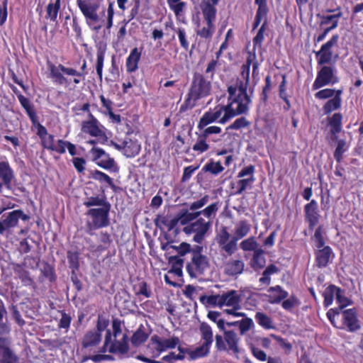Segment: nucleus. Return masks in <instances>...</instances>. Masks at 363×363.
<instances>
[{"label":"nucleus","mask_w":363,"mask_h":363,"mask_svg":"<svg viewBox=\"0 0 363 363\" xmlns=\"http://www.w3.org/2000/svg\"><path fill=\"white\" fill-rule=\"evenodd\" d=\"M216 121H217L214 118L212 111H207L200 118L197 125V128L201 129L203 128H205V126H207L209 124L214 123Z\"/></svg>","instance_id":"57"},{"label":"nucleus","mask_w":363,"mask_h":363,"mask_svg":"<svg viewBox=\"0 0 363 363\" xmlns=\"http://www.w3.org/2000/svg\"><path fill=\"white\" fill-rule=\"evenodd\" d=\"M13 271L23 286H32L35 285L34 279L30 276L29 272L23 269L21 264H15Z\"/></svg>","instance_id":"24"},{"label":"nucleus","mask_w":363,"mask_h":363,"mask_svg":"<svg viewBox=\"0 0 363 363\" xmlns=\"http://www.w3.org/2000/svg\"><path fill=\"white\" fill-rule=\"evenodd\" d=\"M219 205L218 202L213 203L206 207L204 209L201 211H198V213L201 215H203L206 218H208L211 220V218H214L216 215L217 211H218Z\"/></svg>","instance_id":"51"},{"label":"nucleus","mask_w":363,"mask_h":363,"mask_svg":"<svg viewBox=\"0 0 363 363\" xmlns=\"http://www.w3.org/2000/svg\"><path fill=\"white\" fill-rule=\"evenodd\" d=\"M61 0H55V2H50L46 6L45 18L50 21L55 22L60 9Z\"/></svg>","instance_id":"31"},{"label":"nucleus","mask_w":363,"mask_h":363,"mask_svg":"<svg viewBox=\"0 0 363 363\" xmlns=\"http://www.w3.org/2000/svg\"><path fill=\"white\" fill-rule=\"evenodd\" d=\"M180 340L178 337L173 336L169 339H162L161 352L168 349H174L179 343Z\"/></svg>","instance_id":"60"},{"label":"nucleus","mask_w":363,"mask_h":363,"mask_svg":"<svg viewBox=\"0 0 363 363\" xmlns=\"http://www.w3.org/2000/svg\"><path fill=\"white\" fill-rule=\"evenodd\" d=\"M111 208H92V227L101 228L109 225L108 213Z\"/></svg>","instance_id":"19"},{"label":"nucleus","mask_w":363,"mask_h":363,"mask_svg":"<svg viewBox=\"0 0 363 363\" xmlns=\"http://www.w3.org/2000/svg\"><path fill=\"white\" fill-rule=\"evenodd\" d=\"M209 201V196L208 195H205L201 199L195 201L192 203H190L189 204L184 203V205H187L189 208V210L191 211H197L196 210L201 208L203 207Z\"/></svg>","instance_id":"61"},{"label":"nucleus","mask_w":363,"mask_h":363,"mask_svg":"<svg viewBox=\"0 0 363 363\" xmlns=\"http://www.w3.org/2000/svg\"><path fill=\"white\" fill-rule=\"evenodd\" d=\"M238 240L232 237L228 242L221 245L220 247L228 256H230L238 250Z\"/></svg>","instance_id":"50"},{"label":"nucleus","mask_w":363,"mask_h":363,"mask_svg":"<svg viewBox=\"0 0 363 363\" xmlns=\"http://www.w3.org/2000/svg\"><path fill=\"white\" fill-rule=\"evenodd\" d=\"M0 363H19L18 357L4 345V340H0Z\"/></svg>","instance_id":"22"},{"label":"nucleus","mask_w":363,"mask_h":363,"mask_svg":"<svg viewBox=\"0 0 363 363\" xmlns=\"http://www.w3.org/2000/svg\"><path fill=\"white\" fill-rule=\"evenodd\" d=\"M47 65L50 71L49 77L52 79V82L57 85L64 86H68L70 84V81L64 74L80 77L84 73L86 67V63L84 62L81 67L82 72H80L72 67H66L62 64L56 65L50 61L48 62Z\"/></svg>","instance_id":"5"},{"label":"nucleus","mask_w":363,"mask_h":363,"mask_svg":"<svg viewBox=\"0 0 363 363\" xmlns=\"http://www.w3.org/2000/svg\"><path fill=\"white\" fill-rule=\"evenodd\" d=\"M106 52L105 46H100L97 51V62H96V72L99 76L100 79L102 77V69L104 65V60Z\"/></svg>","instance_id":"54"},{"label":"nucleus","mask_w":363,"mask_h":363,"mask_svg":"<svg viewBox=\"0 0 363 363\" xmlns=\"http://www.w3.org/2000/svg\"><path fill=\"white\" fill-rule=\"evenodd\" d=\"M111 178L106 173L101 172L99 170H92V179L100 182V187L105 186V189H106V184L111 182Z\"/></svg>","instance_id":"53"},{"label":"nucleus","mask_w":363,"mask_h":363,"mask_svg":"<svg viewBox=\"0 0 363 363\" xmlns=\"http://www.w3.org/2000/svg\"><path fill=\"white\" fill-rule=\"evenodd\" d=\"M255 181V177H248L240 179L238 182V190L236 194L240 195L245 191L248 186L251 185Z\"/></svg>","instance_id":"63"},{"label":"nucleus","mask_w":363,"mask_h":363,"mask_svg":"<svg viewBox=\"0 0 363 363\" xmlns=\"http://www.w3.org/2000/svg\"><path fill=\"white\" fill-rule=\"evenodd\" d=\"M108 325L109 320L104 315H99L96 323V330L94 333H92V346L101 342V333L105 331L104 342L101 349V352H106L108 351L112 354H127L129 350L128 335L123 334L120 340H116L117 337L122 333L121 321L118 318H114L112 321L113 340H112V333L111 330L108 328Z\"/></svg>","instance_id":"1"},{"label":"nucleus","mask_w":363,"mask_h":363,"mask_svg":"<svg viewBox=\"0 0 363 363\" xmlns=\"http://www.w3.org/2000/svg\"><path fill=\"white\" fill-rule=\"evenodd\" d=\"M255 318L257 323L262 328L265 329H271L274 328L272 325V318L265 313L262 312H257Z\"/></svg>","instance_id":"48"},{"label":"nucleus","mask_w":363,"mask_h":363,"mask_svg":"<svg viewBox=\"0 0 363 363\" xmlns=\"http://www.w3.org/2000/svg\"><path fill=\"white\" fill-rule=\"evenodd\" d=\"M9 207H0V235L6 232H10L18 226L19 220L28 221L30 216L21 209H16L7 211Z\"/></svg>","instance_id":"4"},{"label":"nucleus","mask_w":363,"mask_h":363,"mask_svg":"<svg viewBox=\"0 0 363 363\" xmlns=\"http://www.w3.org/2000/svg\"><path fill=\"white\" fill-rule=\"evenodd\" d=\"M267 22H266V21H264L262 23L259 29L258 30L257 35L253 38L254 48H257V47H258L259 48H262V43L264 40V33L267 29Z\"/></svg>","instance_id":"56"},{"label":"nucleus","mask_w":363,"mask_h":363,"mask_svg":"<svg viewBox=\"0 0 363 363\" xmlns=\"http://www.w3.org/2000/svg\"><path fill=\"white\" fill-rule=\"evenodd\" d=\"M171 10L174 11L176 16H178L185 6V3L181 0H167Z\"/></svg>","instance_id":"64"},{"label":"nucleus","mask_w":363,"mask_h":363,"mask_svg":"<svg viewBox=\"0 0 363 363\" xmlns=\"http://www.w3.org/2000/svg\"><path fill=\"white\" fill-rule=\"evenodd\" d=\"M250 62H247V64L241 67V75L245 79V82L241 80H237V91L238 94L235 96L232 104H237V108L239 110L238 113L247 114L249 112V105L252 103L250 96L247 93V89L250 80Z\"/></svg>","instance_id":"3"},{"label":"nucleus","mask_w":363,"mask_h":363,"mask_svg":"<svg viewBox=\"0 0 363 363\" xmlns=\"http://www.w3.org/2000/svg\"><path fill=\"white\" fill-rule=\"evenodd\" d=\"M190 211L189 207L180 209L174 217L170 220L169 229H174L179 223L186 226L191 221L197 220L200 213L198 211L190 212Z\"/></svg>","instance_id":"16"},{"label":"nucleus","mask_w":363,"mask_h":363,"mask_svg":"<svg viewBox=\"0 0 363 363\" xmlns=\"http://www.w3.org/2000/svg\"><path fill=\"white\" fill-rule=\"evenodd\" d=\"M92 162L99 167L108 171H116V163L104 149L95 146V141L92 140Z\"/></svg>","instance_id":"10"},{"label":"nucleus","mask_w":363,"mask_h":363,"mask_svg":"<svg viewBox=\"0 0 363 363\" xmlns=\"http://www.w3.org/2000/svg\"><path fill=\"white\" fill-rule=\"evenodd\" d=\"M216 347L218 351H225L229 354H233L238 357V354L242 352L238 344L240 338L234 330L225 331L223 336L216 335Z\"/></svg>","instance_id":"6"},{"label":"nucleus","mask_w":363,"mask_h":363,"mask_svg":"<svg viewBox=\"0 0 363 363\" xmlns=\"http://www.w3.org/2000/svg\"><path fill=\"white\" fill-rule=\"evenodd\" d=\"M335 299L339 304V307L337 308L339 310H342L352 303V301L345 296V291L341 289L340 293H336Z\"/></svg>","instance_id":"62"},{"label":"nucleus","mask_w":363,"mask_h":363,"mask_svg":"<svg viewBox=\"0 0 363 363\" xmlns=\"http://www.w3.org/2000/svg\"><path fill=\"white\" fill-rule=\"evenodd\" d=\"M341 106V101L338 99L332 98L323 106V110L325 114H329L332 111L337 110Z\"/></svg>","instance_id":"55"},{"label":"nucleus","mask_w":363,"mask_h":363,"mask_svg":"<svg viewBox=\"0 0 363 363\" xmlns=\"http://www.w3.org/2000/svg\"><path fill=\"white\" fill-rule=\"evenodd\" d=\"M100 194L96 196H92V207H108L111 208L110 203L107 201L106 196L105 194V186L100 187Z\"/></svg>","instance_id":"35"},{"label":"nucleus","mask_w":363,"mask_h":363,"mask_svg":"<svg viewBox=\"0 0 363 363\" xmlns=\"http://www.w3.org/2000/svg\"><path fill=\"white\" fill-rule=\"evenodd\" d=\"M216 30L214 23H206V26L196 31V34L202 38L211 39Z\"/></svg>","instance_id":"52"},{"label":"nucleus","mask_w":363,"mask_h":363,"mask_svg":"<svg viewBox=\"0 0 363 363\" xmlns=\"http://www.w3.org/2000/svg\"><path fill=\"white\" fill-rule=\"evenodd\" d=\"M77 4L86 18L87 23H91V0H77Z\"/></svg>","instance_id":"46"},{"label":"nucleus","mask_w":363,"mask_h":363,"mask_svg":"<svg viewBox=\"0 0 363 363\" xmlns=\"http://www.w3.org/2000/svg\"><path fill=\"white\" fill-rule=\"evenodd\" d=\"M339 38L338 34L333 35L327 43L322 45L320 50L315 52L318 65H326L331 62L333 57L332 48L337 45Z\"/></svg>","instance_id":"11"},{"label":"nucleus","mask_w":363,"mask_h":363,"mask_svg":"<svg viewBox=\"0 0 363 363\" xmlns=\"http://www.w3.org/2000/svg\"><path fill=\"white\" fill-rule=\"evenodd\" d=\"M10 87L13 92L17 96L21 106L24 108L26 112L34 108L33 104H31L30 100L24 96L14 85H11Z\"/></svg>","instance_id":"43"},{"label":"nucleus","mask_w":363,"mask_h":363,"mask_svg":"<svg viewBox=\"0 0 363 363\" xmlns=\"http://www.w3.org/2000/svg\"><path fill=\"white\" fill-rule=\"evenodd\" d=\"M341 315L342 324L340 325V328L345 329L351 333L355 332L360 328L357 310L354 308L344 310Z\"/></svg>","instance_id":"15"},{"label":"nucleus","mask_w":363,"mask_h":363,"mask_svg":"<svg viewBox=\"0 0 363 363\" xmlns=\"http://www.w3.org/2000/svg\"><path fill=\"white\" fill-rule=\"evenodd\" d=\"M211 346V345L210 344L203 342L201 345L189 352L191 359H196L207 356L209 354Z\"/></svg>","instance_id":"36"},{"label":"nucleus","mask_w":363,"mask_h":363,"mask_svg":"<svg viewBox=\"0 0 363 363\" xmlns=\"http://www.w3.org/2000/svg\"><path fill=\"white\" fill-rule=\"evenodd\" d=\"M69 267L72 272H76L79 268V253L74 250H68L67 252Z\"/></svg>","instance_id":"39"},{"label":"nucleus","mask_w":363,"mask_h":363,"mask_svg":"<svg viewBox=\"0 0 363 363\" xmlns=\"http://www.w3.org/2000/svg\"><path fill=\"white\" fill-rule=\"evenodd\" d=\"M211 89V82L206 79L201 74L195 73L188 93L191 97L194 98V100L198 101L208 96Z\"/></svg>","instance_id":"7"},{"label":"nucleus","mask_w":363,"mask_h":363,"mask_svg":"<svg viewBox=\"0 0 363 363\" xmlns=\"http://www.w3.org/2000/svg\"><path fill=\"white\" fill-rule=\"evenodd\" d=\"M240 247L244 251H253L254 253L257 250H261L258 248V243L253 236L242 240L240 244Z\"/></svg>","instance_id":"49"},{"label":"nucleus","mask_w":363,"mask_h":363,"mask_svg":"<svg viewBox=\"0 0 363 363\" xmlns=\"http://www.w3.org/2000/svg\"><path fill=\"white\" fill-rule=\"evenodd\" d=\"M337 292H340V288L333 284H330L325 289L323 296L324 297L323 304L325 307H328L332 304Z\"/></svg>","instance_id":"34"},{"label":"nucleus","mask_w":363,"mask_h":363,"mask_svg":"<svg viewBox=\"0 0 363 363\" xmlns=\"http://www.w3.org/2000/svg\"><path fill=\"white\" fill-rule=\"evenodd\" d=\"M245 264L242 260H233L225 265V273L230 276H235L242 273Z\"/></svg>","instance_id":"30"},{"label":"nucleus","mask_w":363,"mask_h":363,"mask_svg":"<svg viewBox=\"0 0 363 363\" xmlns=\"http://www.w3.org/2000/svg\"><path fill=\"white\" fill-rule=\"evenodd\" d=\"M168 262L171 264V269L168 271V274H172L179 277H182L184 259L178 256H170L168 258Z\"/></svg>","instance_id":"26"},{"label":"nucleus","mask_w":363,"mask_h":363,"mask_svg":"<svg viewBox=\"0 0 363 363\" xmlns=\"http://www.w3.org/2000/svg\"><path fill=\"white\" fill-rule=\"evenodd\" d=\"M232 102L228 103L226 105L218 106L215 108V111L212 112L216 121L221 124L226 123L231 118L242 115V113H238L239 110L233 107Z\"/></svg>","instance_id":"13"},{"label":"nucleus","mask_w":363,"mask_h":363,"mask_svg":"<svg viewBox=\"0 0 363 363\" xmlns=\"http://www.w3.org/2000/svg\"><path fill=\"white\" fill-rule=\"evenodd\" d=\"M148 336L149 335L144 331V327L141 325L133 333L131 342L134 346H139L147 340Z\"/></svg>","instance_id":"38"},{"label":"nucleus","mask_w":363,"mask_h":363,"mask_svg":"<svg viewBox=\"0 0 363 363\" xmlns=\"http://www.w3.org/2000/svg\"><path fill=\"white\" fill-rule=\"evenodd\" d=\"M232 102L228 103L226 105L218 106L215 108V111L212 112L216 121L221 124L226 123L231 118L242 115V113H238L239 110L233 107Z\"/></svg>","instance_id":"12"},{"label":"nucleus","mask_w":363,"mask_h":363,"mask_svg":"<svg viewBox=\"0 0 363 363\" xmlns=\"http://www.w3.org/2000/svg\"><path fill=\"white\" fill-rule=\"evenodd\" d=\"M141 57V51L138 48L131 50L126 59L125 67L128 72H134L138 69V62Z\"/></svg>","instance_id":"23"},{"label":"nucleus","mask_w":363,"mask_h":363,"mask_svg":"<svg viewBox=\"0 0 363 363\" xmlns=\"http://www.w3.org/2000/svg\"><path fill=\"white\" fill-rule=\"evenodd\" d=\"M342 115L340 113H335L329 121V125L331 128L330 132L336 135L342 130Z\"/></svg>","instance_id":"40"},{"label":"nucleus","mask_w":363,"mask_h":363,"mask_svg":"<svg viewBox=\"0 0 363 363\" xmlns=\"http://www.w3.org/2000/svg\"><path fill=\"white\" fill-rule=\"evenodd\" d=\"M250 125V122L245 117L237 118L231 125L226 128V130H239L247 128Z\"/></svg>","instance_id":"59"},{"label":"nucleus","mask_w":363,"mask_h":363,"mask_svg":"<svg viewBox=\"0 0 363 363\" xmlns=\"http://www.w3.org/2000/svg\"><path fill=\"white\" fill-rule=\"evenodd\" d=\"M6 313V308L3 301L0 300V340H5L11 331L9 326L4 322Z\"/></svg>","instance_id":"29"},{"label":"nucleus","mask_w":363,"mask_h":363,"mask_svg":"<svg viewBox=\"0 0 363 363\" xmlns=\"http://www.w3.org/2000/svg\"><path fill=\"white\" fill-rule=\"evenodd\" d=\"M219 307L227 306L233 308L234 310H239L241 308L242 294L236 290H229L219 294Z\"/></svg>","instance_id":"18"},{"label":"nucleus","mask_w":363,"mask_h":363,"mask_svg":"<svg viewBox=\"0 0 363 363\" xmlns=\"http://www.w3.org/2000/svg\"><path fill=\"white\" fill-rule=\"evenodd\" d=\"M333 140H337V147L334 152V157L337 162H341L343 158V154L347 150L346 141L343 139L337 140V136L335 135Z\"/></svg>","instance_id":"37"},{"label":"nucleus","mask_w":363,"mask_h":363,"mask_svg":"<svg viewBox=\"0 0 363 363\" xmlns=\"http://www.w3.org/2000/svg\"><path fill=\"white\" fill-rule=\"evenodd\" d=\"M198 135L196 143L193 145V150L199 153H203L209 149V145L207 143V138L203 136L200 133H196Z\"/></svg>","instance_id":"44"},{"label":"nucleus","mask_w":363,"mask_h":363,"mask_svg":"<svg viewBox=\"0 0 363 363\" xmlns=\"http://www.w3.org/2000/svg\"><path fill=\"white\" fill-rule=\"evenodd\" d=\"M263 254L264 250L262 249L257 250L253 254L252 258L251 259L250 261V266L255 272L259 271L260 269L264 268L265 265L266 259L262 256Z\"/></svg>","instance_id":"32"},{"label":"nucleus","mask_w":363,"mask_h":363,"mask_svg":"<svg viewBox=\"0 0 363 363\" xmlns=\"http://www.w3.org/2000/svg\"><path fill=\"white\" fill-rule=\"evenodd\" d=\"M255 4L258 6L255 16L264 19V21H266V22H267L269 8L267 0H255Z\"/></svg>","instance_id":"45"},{"label":"nucleus","mask_w":363,"mask_h":363,"mask_svg":"<svg viewBox=\"0 0 363 363\" xmlns=\"http://www.w3.org/2000/svg\"><path fill=\"white\" fill-rule=\"evenodd\" d=\"M42 275L50 282L55 281L56 274L55 268L48 262H43L40 269Z\"/></svg>","instance_id":"47"},{"label":"nucleus","mask_w":363,"mask_h":363,"mask_svg":"<svg viewBox=\"0 0 363 363\" xmlns=\"http://www.w3.org/2000/svg\"><path fill=\"white\" fill-rule=\"evenodd\" d=\"M251 226L246 220L238 222L235 228V235L233 236L237 240H240L245 237L250 231Z\"/></svg>","instance_id":"33"},{"label":"nucleus","mask_w":363,"mask_h":363,"mask_svg":"<svg viewBox=\"0 0 363 363\" xmlns=\"http://www.w3.org/2000/svg\"><path fill=\"white\" fill-rule=\"evenodd\" d=\"M140 145L138 141H133L131 139L124 140L123 155L127 157H134L140 152Z\"/></svg>","instance_id":"28"},{"label":"nucleus","mask_w":363,"mask_h":363,"mask_svg":"<svg viewBox=\"0 0 363 363\" xmlns=\"http://www.w3.org/2000/svg\"><path fill=\"white\" fill-rule=\"evenodd\" d=\"M305 220L308 224V228L313 230L315 225L318 223L321 217L318 211V202L312 199L309 203H306L303 208Z\"/></svg>","instance_id":"17"},{"label":"nucleus","mask_w":363,"mask_h":363,"mask_svg":"<svg viewBox=\"0 0 363 363\" xmlns=\"http://www.w3.org/2000/svg\"><path fill=\"white\" fill-rule=\"evenodd\" d=\"M16 182L15 172L8 161L0 162V184L9 191L13 190V184Z\"/></svg>","instance_id":"14"},{"label":"nucleus","mask_w":363,"mask_h":363,"mask_svg":"<svg viewBox=\"0 0 363 363\" xmlns=\"http://www.w3.org/2000/svg\"><path fill=\"white\" fill-rule=\"evenodd\" d=\"M192 247L186 242H182L179 245H169V248L174 250L178 253V257H179L189 253L191 251Z\"/></svg>","instance_id":"58"},{"label":"nucleus","mask_w":363,"mask_h":363,"mask_svg":"<svg viewBox=\"0 0 363 363\" xmlns=\"http://www.w3.org/2000/svg\"><path fill=\"white\" fill-rule=\"evenodd\" d=\"M111 133L92 116V137L97 138L101 144L107 143Z\"/></svg>","instance_id":"21"},{"label":"nucleus","mask_w":363,"mask_h":363,"mask_svg":"<svg viewBox=\"0 0 363 363\" xmlns=\"http://www.w3.org/2000/svg\"><path fill=\"white\" fill-rule=\"evenodd\" d=\"M315 263L318 268L326 267L334 257V253L330 246H325L315 252Z\"/></svg>","instance_id":"20"},{"label":"nucleus","mask_w":363,"mask_h":363,"mask_svg":"<svg viewBox=\"0 0 363 363\" xmlns=\"http://www.w3.org/2000/svg\"><path fill=\"white\" fill-rule=\"evenodd\" d=\"M199 330L201 334V339L203 342L212 345L213 338V330L211 327L206 323H201L199 327Z\"/></svg>","instance_id":"41"},{"label":"nucleus","mask_w":363,"mask_h":363,"mask_svg":"<svg viewBox=\"0 0 363 363\" xmlns=\"http://www.w3.org/2000/svg\"><path fill=\"white\" fill-rule=\"evenodd\" d=\"M211 225L212 222L211 220L206 221L203 218H199L196 221L185 226L183 231L186 235L194 233L193 241L198 244H201L210 230Z\"/></svg>","instance_id":"8"},{"label":"nucleus","mask_w":363,"mask_h":363,"mask_svg":"<svg viewBox=\"0 0 363 363\" xmlns=\"http://www.w3.org/2000/svg\"><path fill=\"white\" fill-rule=\"evenodd\" d=\"M224 170L220 162H214L213 160H209L202 168L204 172H210L213 175H218Z\"/></svg>","instance_id":"42"},{"label":"nucleus","mask_w":363,"mask_h":363,"mask_svg":"<svg viewBox=\"0 0 363 363\" xmlns=\"http://www.w3.org/2000/svg\"><path fill=\"white\" fill-rule=\"evenodd\" d=\"M33 126L37 128V135L40 139L45 137L49 133L46 128L39 122L38 116L37 115L35 108H32L29 111L26 112Z\"/></svg>","instance_id":"25"},{"label":"nucleus","mask_w":363,"mask_h":363,"mask_svg":"<svg viewBox=\"0 0 363 363\" xmlns=\"http://www.w3.org/2000/svg\"><path fill=\"white\" fill-rule=\"evenodd\" d=\"M215 6L216 5L211 4L209 1L203 2L201 5L203 18L206 23H214L217 12Z\"/></svg>","instance_id":"27"},{"label":"nucleus","mask_w":363,"mask_h":363,"mask_svg":"<svg viewBox=\"0 0 363 363\" xmlns=\"http://www.w3.org/2000/svg\"><path fill=\"white\" fill-rule=\"evenodd\" d=\"M203 247L199 245H194L191 251V260L186 264V271L191 278H197L206 274L210 269V259L203 254Z\"/></svg>","instance_id":"2"},{"label":"nucleus","mask_w":363,"mask_h":363,"mask_svg":"<svg viewBox=\"0 0 363 363\" xmlns=\"http://www.w3.org/2000/svg\"><path fill=\"white\" fill-rule=\"evenodd\" d=\"M338 82L339 78L336 75L335 67L324 65L318 72L312 89L317 90L328 85H333Z\"/></svg>","instance_id":"9"}]
</instances>
